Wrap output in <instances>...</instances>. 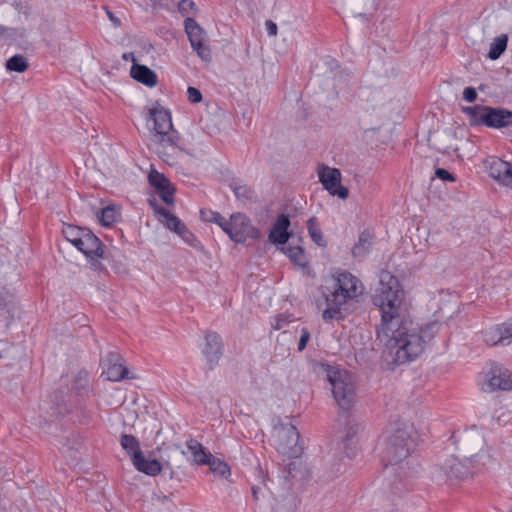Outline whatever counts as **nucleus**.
Wrapping results in <instances>:
<instances>
[{"mask_svg": "<svg viewBox=\"0 0 512 512\" xmlns=\"http://www.w3.org/2000/svg\"><path fill=\"white\" fill-rule=\"evenodd\" d=\"M403 296L399 280L389 271H381L373 295V303L381 312L377 339L383 344L385 359L397 365L419 358L441 328L438 321L420 326L407 318Z\"/></svg>", "mask_w": 512, "mask_h": 512, "instance_id": "obj_1", "label": "nucleus"}, {"mask_svg": "<svg viewBox=\"0 0 512 512\" xmlns=\"http://www.w3.org/2000/svg\"><path fill=\"white\" fill-rule=\"evenodd\" d=\"M310 338H311V335H310L309 330L305 327L301 328L300 339H299V343H298L299 351H303L306 348L307 343L309 342Z\"/></svg>", "mask_w": 512, "mask_h": 512, "instance_id": "obj_44", "label": "nucleus"}, {"mask_svg": "<svg viewBox=\"0 0 512 512\" xmlns=\"http://www.w3.org/2000/svg\"><path fill=\"white\" fill-rule=\"evenodd\" d=\"M119 355L115 353H109L106 358L107 369L104 372L106 377L110 381H121L129 378L128 369L122 363H119Z\"/></svg>", "mask_w": 512, "mask_h": 512, "instance_id": "obj_18", "label": "nucleus"}, {"mask_svg": "<svg viewBox=\"0 0 512 512\" xmlns=\"http://www.w3.org/2000/svg\"><path fill=\"white\" fill-rule=\"evenodd\" d=\"M123 58H124L125 60H128V59H130V58H131V60H133V61L135 60V59H134V55H133L132 53H130V54H124Z\"/></svg>", "mask_w": 512, "mask_h": 512, "instance_id": "obj_52", "label": "nucleus"}, {"mask_svg": "<svg viewBox=\"0 0 512 512\" xmlns=\"http://www.w3.org/2000/svg\"><path fill=\"white\" fill-rule=\"evenodd\" d=\"M149 118L154 123V134H163L174 130L170 111L157 102L149 109Z\"/></svg>", "mask_w": 512, "mask_h": 512, "instance_id": "obj_15", "label": "nucleus"}, {"mask_svg": "<svg viewBox=\"0 0 512 512\" xmlns=\"http://www.w3.org/2000/svg\"><path fill=\"white\" fill-rule=\"evenodd\" d=\"M158 192H159V195L164 203H166L167 205L173 204V202H174L173 196L175 193V189L171 185V183L169 185L165 186V188L159 189Z\"/></svg>", "mask_w": 512, "mask_h": 512, "instance_id": "obj_41", "label": "nucleus"}, {"mask_svg": "<svg viewBox=\"0 0 512 512\" xmlns=\"http://www.w3.org/2000/svg\"><path fill=\"white\" fill-rule=\"evenodd\" d=\"M285 253L295 264H297L299 266H305L306 259H305L304 251L301 247L288 246L285 248Z\"/></svg>", "mask_w": 512, "mask_h": 512, "instance_id": "obj_34", "label": "nucleus"}, {"mask_svg": "<svg viewBox=\"0 0 512 512\" xmlns=\"http://www.w3.org/2000/svg\"><path fill=\"white\" fill-rule=\"evenodd\" d=\"M176 234H178L183 241H185L187 244H189L192 247H197L198 241L194 234L186 227L184 223H182L178 230L175 231Z\"/></svg>", "mask_w": 512, "mask_h": 512, "instance_id": "obj_38", "label": "nucleus"}, {"mask_svg": "<svg viewBox=\"0 0 512 512\" xmlns=\"http://www.w3.org/2000/svg\"><path fill=\"white\" fill-rule=\"evenodd\" d=\"M223 344L220 336L216 333L209 332L205 335V347L203 353L210 365L213 367L222 356Z\"/></svg>", "mask_w": 512, "mask_h": 512, "instance_id": "obj_17", "label": "nucleus"}, {"mask_svg": "<svg viewBox=\"0 0 512 512\" xmlns=\"http://www.w3.org/2000/svg\"><path fill=\"white\" fill-rule=\"evenodd\" d=\"M484 341L489 346L503 345V339L498 326L491 327L483 333Z\"/></svg>", "mask_w": 512, "mask_h": 512, "instance_id": "obj_30", "label": "nucleus"}, {"mask_svg": "<svg viewBox=\"0 0 512 512\" xmlns=\"http://www.w3.org/2000/svg\"><path fill=\"white\" fill-rule=\"evenodd\" d=\"M76 248L90 260L104 258L101 241L90 230H87L78 241Z\"/></svg>", "mask_w": 512, "mask_h": 512, "instance_id": "obj_16", "label": "nucleus"}, {"mask_svg": "<svg viewBox=\"0 0 512 512\" xmlns=\"http://www.w3.org/2000/svg\"><path fill=\"white\" fill-rule=\"evenodd\" d=\"M88 229L80 228L73 225H68L63 229V234L65 238L73 244L75 247L78 244V241L82 238V235L87 231Z\"/></svg>", "mask_w": 512, "mask_h": 512, "instance_id": "obj_32", "label": "nucleus"}, {"mask_svg": "<svg viewBox=\"0 0 512 512\" xmlns=\"http://www.w3.org/2000/svg\"><path fill=\"white\" fill-rule=\"evenodd\" d=\"M332 287L343 294L347 300H352L363 292L360 281L349 272H341L334 280Z\"/></svg>", "mask_w": 512, "mask_h": 512, "instance_id": "obj_13", "label": "nucleus"}, {"mask_svg": "<svg viewBox=\"0 0 512 512\" xmlns=\"http://www.w3.org/2000/svg\"><path fill=\"white\" fill-rule=\"evenodd\" d=\"M318 176L323 187L332 196H338L340 199H346L348 197V189L341 185V173L339 169L321 165L318 168Z\"/></svg>", "mask_w": 512, "mask_h": 512, "instance_id": "obj_11", "label": "nucleus"}, {"mask_svg": "<svg viewBox=\"0 0 512 512\" xmlns=\"http://www.w3.org/2000/svg\"><path fill=\"white\" fill-rule=\"evenodd\" d=\"M207 465H209L210 470L215 475L225 477V478L230 475L229 466L224 461H221L220 459H217L214 456H212V458L209 460V463H207Z\"/></svg>", "mask_w": 512, "mask_h": 512, "instance_id": "obj_33", "label": "nucleus"}, {"mask_svg": "<svg viewBox=\"0 0 512 512\" xmlns=\"http://www.w3.org/2000/svg\"><path fill=\"white\" fill-rule=\"evenodd\" d=\"M415 446L416 431L410 422L396 421L386 428L379 453L389 477L401 482L418 473L420 465L411 455Z\"/></svg>", "mask_w": 512, "mask_h": 512, "instance_id": "obj_2", "label": "nucleus"}, {"mask_svg": "<svg viewBox=\"0 0 512 512\" xmlns=\"http://www.w3.org/2000/svg\"><path fill=\"white\" fill-rule=\"evenodd\" d=\"M184 27L193 50L203 61L209 62L211 60V50L206 44L204 29L193 18H186Z\"/></svg>", "mask_w": 512, "mask_h": 512, "instance_id": "obj_9", "label": "nucleus"}, {"mask_svg": "<svg viewBox=\"0 0 512 512\" xmlns=\"http://www.w3.org/2000/svg\"><path fill=\"white\" fill-rule=\"evenodd\" d=\"M149 183L155 189H163L165 186L170 184V181L162 174L156 170H151L148 175Z\"/></svg>", "mask_w": 512, "mask_h": 512, "instance_id": "obj_35", "label": "nucleus"}, {"mask_svg": "<svg viewBox=\"0 0 512 512\" xmlns=\"http://www.w3.org/2000/svg\"><path fill=\"white\" fill-rule=\"evenodd\" d=\"M463 98L467 102H474L477 98V92L473 87H466L463 91Z\"/></svg>", "mask_w": 512, "mask_h": 512, "instance_id": "obj_47", "label": "nucleus"}, {"mask_svg": "<svg viewBox=\"0 0 512 512\" xmlns=\"http://www.w3.org/2000/svg\"><path fill=\"white\" fill-rule=\"evenodd\" d=\"M164 467L169 468V469H171V468H172L169 462H165V463H164Z\"/></svg>", "mask_w": 512, "mask_h": 512, "instance_id": "obj_53", "label": "nucleus"}, {"mask_svg": "<svg viewBox=\"0 0 512 512\" xmlns=\"http://www.w3.org/2000/svg\"><path fill=\"white\" fill-rule=\"evenodd\" d=\"M300 433L295 426L281 425L275 428L274 441L277 451L288 458H298L303 447L299 443Z\"/></svg>", "mask_w": 512, "mask_h": 512, "instance_id": "obj_6", "label": "nucleus"}, {"mask_svg": "<svg viewBox=\"0 0 512 512\" xmlns=\"http://www.w3.org/2000/svg\"><path fill=\"white\" fill-rule=\"evenodd\" d=\"M132 463L138 471L149 476L158 475L163 468L159 461L146 459L143 453L133 455Z\"/></svg>", "mask_w": 512, "mask_h": 512, "instance_id": "obj_20", "label": "nucleus"}, {"mask_svg": "<svg viewBox=\"0 0 512 512\" xmlns=\"http://www.w3.org/2000/svg\"><path fill=\"white\" fill-rule=\"evenodd\" d=\"M28 61L27 59L20 54L14 55L11 58H9L6 62V68L9 71H15L18 73H22L28 68Z\"/></svg>", "mask_w": 512, "mask_h": 512, "instance_id": "obj_29", "label": "nucleus"}, {"mask_svg": "<svg viewBox=\"0 0 512 512\" xmlns=\"http://www.w3.org/2000/svg\"><path fill=\"white\" fill-rule=\"evenodd\" d=\"M154 142L157 145V153L166 163L172 164L179 155L180 136L176 130L163 134H153Z\"/></svg>", "mask_w": 512, "mask_h": 512, "instance_id": "obj_10", "label": "nucleus"}, {"mask_svg": "<svg viewBox=\"0 0 512 512\" xmlns=\"http://www.w3.org/2000/svg\"><path fill=\"white\" fill-rule=\"evenodd\" d=\"M176 234H178L183 241H185L187 244H189L192 247H197L198 241L194 234L186 227L184 223H182L178 230L175 231Z\"/></svg>", "mask_w": 512, "mask_h": 512, "instance_id": "obj_39", "label": "nucleus"}, {"mask_svg": "<svg viewBox=\"0 0 512 512\" xmlns=\"http://www.w3.org/2000/svg\"><path fill=\"white\" fill-rule=\"evenodd\" d=\"M345 430H344V441L347 443L352 441L353 438L358 434L360 430V424L352 419L349 415L345 416Z\"/></svg>", "mask_w": 512, "mask_h": 512, "instance_id": "obj_31", "label": "nucleus"}, {"mask_svg": "<svg viewBox=\"0 0 512 512\" xmlns=\"http://www.w3.org/2000/svg\"><path fill=\"white\" fill-rule=\"evenodd\" d=\"M512 389V379L508 370L495 366L490 371L488 380L482 385L484 392Z\"/></svg>", "mask_w": 512, "mask_h": 512, "instance_id": "obj_14", "label": "nucleus"}, {"mask_svg": "<svg viewBox=\"0 0 512 512\" xmlns=\"http://www.w3.org/2000/svg\"><path fill=\"white\" fill-rule=\"evenodd\" d=\"M259 491H260V488L259 487H253L252 488V496L254 498L255 501H258L259 500Z\"/></svg>", "mask_w": 512, "mask_h": 512, "instance_id": "obj_51", "label": "nucleus"}, {"mask_svg": "<svg viewBox=\"0 0 512 512\" xmlns=\"http://www.w3.org/2000/svg\"><path fill=\"white\" fill-rule=\"evenodd\" d=\"M194 5V3L190 0H182L180 3H179V9L180 10H186L187 7H192Z\"/></svg>", "mask_w": 512, "mask_h": 512, "instance_id": "obj_49", "label": "nucleus"}, {"mask_svg": "<svg viewBox=\"0 0 512 512\" xmlns=\"http://www.w3.org/2000/svg\"><path fill=\"white\" fill-rule=\"evenodd\" d=\"M121 446L131 457L135 454L142 453L140 443L133 435L123 434L121 436Z\"/></svg>", "mask_w": 512, "mask_h": 512, "instance_id": "obj_28", "label": "nucleus"}, {"mask_svg": "<svg viewBox=\"0 0 512 512\" xmlns=\"http://www.w3.org/2000/svg\"><path fill=\"white\" fill-rule=\"evenodd\" d=\"M509 512H512V509Z\"/></svg>", "mask_w": 512, "mask_h": 512, "instance_id": "obj_55", "label": "nucleus"}, {"mask_svg": "<svg viewBox=\"0 0 512 512\" xmlns=\"http://www.w3.org/2000/svg\"><path fill=\"white\" fill-rule=\"evenodd\" d=\"M187 95L191 103H199L202 101V94L200 90L195 87H188Z\"/></svg>", "mask_w": 512, "mask_h": 512, "instance_id": "obj_45", "label": "nucleus"}, {"mask_svg": "<svg viewBox=\"0 0 512 512\" xmlns=\"http://www.w3.org/2000/svg\"><path fill=\"white\" fill-rule=\"evenodd\" d=\"M88 384V374L87 372H79L74 381V388L79 392L84 390Z\"/></svg>", "mask_w": 512, "mask_h": 512, "instance_id": "obj_43", "label": "nucleus"}, {"mask_svg": "<svg viewBox=\"0 0 512 512\" xmlns=\"http://www.w3.org/2000/svg\"><path fill=\"white\" fill-rule=\"evenodd\" d=\"M230 239L234 242L244 243L247 239H258L260 230L251 224L249 218L242 213L232 214L225 228Z\"/></svg>", "mask_w": 512, "mask_h": 512, "instance_id": "obj_8", "label": "nucleus"}, {"mask_svg": "<svg viewBox=\"0 0 512 512\" xmlns=\"http://www.w3.org/2000/svg\"><path fill=\"white\" fill-rule=\"evenodd\" d=\"M201 215L205 221L218 224L222 228V230L225 232V228H226V225L228 224V220H226L220 213L213 212V211L201 210Z\"/></svg>", "mask_w": 512, "mask_h": 512, "instance_id": "obj_36", "label": "nucleus"}, {"mask_svg": "<svg viewBox=\"0 0 512 512\" xmlns=\"http://www.w3.org/2000/svg\"><path fill=\"white\" fill-rule=\"evenodd\" d=\"M372 247V236L368 232H362L358 242L352 248V255L359 260L363 259Z\"/></svg>", "mask_w": 512, "mask_h": 512, "instance_id": "obj_23", "label": "nucleus"}, {"mask_svg": "<svg viewBox=\"0 0 512 512\" xmlns=\"http://www.w3.org/2000/svg\"><path fill=\"white\" fill-rule=\"evenodd\" d=\"M187 447L189 451L192 453L193 460L196 464L207 465V463H209V460L212 458V455L207 454L204 451L202 445L196 440H190L187 443Z\"/></svg>", "mask_w": 512, "mask_h": 512, "instance_id": "obj_24", "label": "nucleus"}, {"mask_svg": "<svg viewBox=\"0 0 512 512\" xmlns=\"http://www.w3.org/2000/svg\"><path fill=\"white\" fill-rule=\"evenodd\" d=\"M395 490H396L395 492H397L398 490H400V488L396 485Z\"/></svg>", "mask_w": 512, "mask_h": 512, "instance_id": "obj_54", "label": "nucleus"}, {"mask_svg": "<svg viewBox=\"0 0 512 512\" xmlns=\"http://www.w3.org/2000/svg\"><path fill=\"white\" fill-rule=\"evenodd\" d=\"M116 210L112 206H107L100 211L99 220L103 226H110L116 221Z\"/></svg>", "mask_w": 512, "mask_h": 512, "instance_id": "obj_37", "label": "nucleus"}, {"mask_svg": "<svg viewBox=\"0 0 512 512\" xmlns=\"http://www.w3.org/2000/svg\"><path fill=\"white\" fill-rule=\"evenodd\" d=\"M231 188L236 196V198L240 201H256L257 200V194L255 191L245 185V184H233L231 185Z\"/></svg>", "mask_w": 512, "mask_h": 512, "instance_id": "obj_27", "label": "nucleus"}, {"mask_svg": "<svg viewBox=\"0 0 512 512\" xmlns=\"http://www.w3.org/2000/svg\"><path fill=\"white\" fill-rule=\"evenodd\" d=\"M484 446V439L477 430H472L465 435L463 450L465 452L464 461L451 456L442 465L433 471V479L437 483H445L453 479H464L468 477L472 471V462L478 456V451Z\"/></svg>", "mask_w": 512, "mask_h": 512, "instance_id": "obj_3", "label": "nucleus"}, {"mask_svg": "<svg viewBox=\"0 0 512 512\" xmlns=\"http://www.w3.org/2000/svg\"><path fill=\"white\" fill-rule=\"evenodd\" d=\"M150 206L154 209L155 213L159 217V221L169 230L175 232L179 229L180 225L183 223L177 216L171 214L164 207H160L157 205L155 199H149Z\"/></svg>", "mask_w": 512, "mask_h": 512, "instance_id": "obj_21", "label": "nucleus"}, {"mask_svg": "<svg viewBox=\"0 0 512 512\" xmlns=\"http://www.w3.org/2000/svg\"><path fill=\"white\" fill-rule=\"evenodd\" d=\"M508 42V37L506 34H502L496 37L493 42L490 44V49L488 53V57L491 60L498 59L502 53L506 50Z\"/></svg>", "mask_w": 512, "mask_h": 512, "instance_id": "obj_26", "label": "nucleus"}, {"mask_svg": "<svg viewBox=\"0 0 512 512\" xmlns=\"http://www.w3.org/2000/svg\"><path fill=\"white\" fill-rule=\"evenodd\" d=\"M328 381L332 387V393L339 407L349 410L356 401L355 384L353 377L345 370H329Z\"/></svg>", "mask_w": 512, "mask_h": 512, "instance_id": "obj_4", "label": "nucleus"}, {"mask_svg": "<svg viewBox=\"0 0 512 512\" xmlns=\"http://www.w3.org/2000/svg\"><path fill=\"white\" fill-rule=\"evenodd\" d=\"M131 77L148 87H154L157 84L156 73L145 65L134 63L130 71Z\"/></svg>", "mask_w": 512, "mask_h": 512, "instance_id": "obj_22", "label": "nucleus"}, {"mask_svg": "<svg viewBox=\"0 0 512 512\" xmlns=\"http://www.w3.org/2000/svg\"><path fill=\"white\" fill-rule=\"evenodd\" d=\"M435 175L437 176V178H439L443 181H449V182L455 181V177L444 168L436 169Z\"/></svg>", "mask_w": 512, "mask_h": 512, "instance_id": "obj_46", "label": "nucleus"}, {"mask_svg": "<svg viewBox=\"0 0 512 512\" xmlns=\"http://www.w3.org/2000/svg\"><path fill=\"white\" fill-rule=\"evenodd\" d=\"M17 36H23V32H18L16 29L0 26V40H14L17 38Z\"/></svg>", "mask_w": 512, "mask_h": 512, "instance_id": "obj_42", "label": "nucleus"}, {"mask_svg": "<svg viewBox=\"0 0 512 512\" xmlns=\"http://www.w3.org/2000/svg\"><path fill=\"white\" fill-rule=\"evenodd\" d=\"M307 228L310 237L318 246L325 247L327 245V242L322 235V231L316 217H311L307 221Z\"/></svg>", "mask_w": 512, "mask_h": 512, "instance_id": "obj_25", "label": "nucleus"}, {"mask_svg": "<svg viewBox=\"0 0 512 512\" xmlns=\"http://www.w3.org/2000/svg\"><path fill=\"white\" fill-rule=\"evenodd\" d=\"M475 124L492 128H504L512 125V111L503 108L476 105L463 110Z\"/></svg>", "mask_w": 512, "mask_h": 512, "instance_id": "obj_5", "label": "nucleus"}, {"mask_svg": "<svg viewBox=\"0 0 512 512\" xmlns=\"http://www.w3.org/2000/svg\"><path fill=\"white\" fill-rule=\"evenodd\" d=\"M485 165L491 178L512 189V163L492 157L485 162Z\"/></svg>", "mask_w": 512, "mask_h": 512, "instance_id": "obj_12", "label": "nucleus"}, {"mask_svg": "<svg viewBox=\"0 0 512 512\" xmlns=\"http://www.w3.org/2000/svg\"><path fill=\"white\" fill-rule=\"evenodd\" d=\"M289 226V217L284 214L280 215L269 233V240L275 244H285L289 239Z\"/></svg>", "mask_w": 512, "mask_h": 512, "instance_id": "obj_19", "label": "nucleus"}, {"mask_svg": "<svg viewBox=\"0 0 512 512\" xmlns=\"http://www.w3.org/2000/svg\"><path fill=\"white\" fill-rule=\"evenodd\" d=\"M499 331L502 334V337L507 339H503V345H509L512 343V320L508 322H504L500 325H497Z\"/></svg>", "mask_w": 512, "mask_h": 512, "instance_id": "obj_40", "label": "nucleus"}, {"mask_svg": "<svg viewBox=\"0 0 512 512\" xmlns=\"http://www.w3.org/2000/svg\"><path fill=\"white\" fill-rule=\"evenodd\" d=\"M321 298L317 300V306L322 311L324 321L340 320L343 318L342 309L347 304L343 294L338 293L333 287H322Z\"/></svg>", "mask_w": 512, "mask_h": 512, "instance_id": "obj_7", "label": "nucleus"}, {"mask_svg": "<svg viewBox=\"0 0 512 512\" xmlns=\"http://www.w3.org/2000/svg\"><path fill=\"white\" fill-rule=\"evenodd\" d=\"M266 30L269 36H276L277 35V25L272 20H267L265 22Z\"/></svg>", "mask_w": 512, "mask_h": 512, "instance_id": "obj_48", "label": "nucleus"}, {"mask_svg": "<svg viewBox=\"0 0 512 512\" xmlns=\"http://www.w3.org/2000/svg\"><path fill=\"white\" fill-rule=\"evenodd\" d=\"M107 15L109 17V19L112 21V23L114 24V26L118 27L120 26V20L114 16V14L110 11L107 12Z\"/></svg>", "mask_w": 512, "mask_h": 512, "instance_id": "obj_50", "label": "nucleus"}]
</instances>
